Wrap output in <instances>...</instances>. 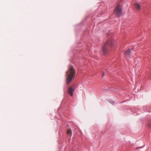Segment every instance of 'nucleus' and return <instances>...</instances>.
<instances>
[{"label":"nucleus","mask_w":151,"mask_h":151,"mask_svg":"<svg viewBox=\"0 0 151 151\" xmlns=\"http://www.w3.org/2000/svg\"><path fill=\"white\" fill-rule=\"evenodd\" d=\"M76 72L74 67L71 65L70 66L68 70L66 72V83L68 85L75 77Z\"/></svg>","instance_id":"obj_1"},{"label":"nucleus","mask_w":151,"mask_h":151,"mask_svg":"<svg viewBox=\"0 0 151 151\" xmlns=\"http://www.w3.org/2000/svg\"><path fill=\"white\" fill-rule=\"evenodd\" d=\"M114 41L112 39H109L106 42L101 48V51L103 54H105L107 52L109 46L112 47L114 45Z\"/></svg>","instance_id":"obj_2"},{"label":"nucleus","mask_w":151,"mask_h":151,"mask_svg":"<svg viewBox=\"0 0 151 151\" xmlns=\"http://www.w3.org/2000/svg\"><path fill=\"white\" fill-rule=\"evenodd\" d=\"M122 12V10L121 6L119 5H117L114 9V13L118 17L120 16Z\"/></svg>","instance_id":"obj_3"},{"label":"nucleus","mask_w":151,"mask_h":151,"mask_svg":"<svg viewBox=\"0 0 151 151\" xmlns=\"http://www.w3.org/2000/svg\"><path fill=\"white\" fill-rule=\"evenodd\" d=\"M74 90V89L72 87H70L68 88V93L71 96H73V92Z\"/></svg>","instance_id":"obj_4"},{"label":"nucleus","mask_w":151,"mask_h":151,"mask_svg":"<svg viewBox=\"0 0 151 151\" xmlns=\"http://www.w3.org/2000/svg\"><path fill=\"white\" fill-rule=\"evenodd\" d=\"M134 6L135 8L137 11H139L140 9V6L138 3H135L134 4Z\"/></svg>","instance_id":"obj_5"},{"label":"nucleus","mask_w":151,"mask_h":151,"mask_svg":"<svg viewBox=\"0 0 151 151\" xmlns=\"http://www.w3.org/2000/svg\"><path fill=\"white\" fill-rule=\"evenodd\" d=\"M131 49H129L125 52V55L127 56H129Z\"/></svg>","instance_id":"obj_6"},{"label":"nucleus","mask_w":151,"mask_h":151,"mask_svg":"<svg viewBox=\"0 0 151 151\" xmlns=\"http://www.w3.org/2000/svg\"><path fill=\"white\" fill-rule=\"evenodd\" d=\"M67 133L68 134H70V136H71L72 135V131L71 129H68L67 131Z\"/></svg>","instance_id":"obj_7"},{"label":"nucleus","mask_w":151,"mask_h":151,"mask_svg":"<svg viewBox=\"0 0 151 151\" xmlns=\"http://www.w3.org/2000/svg\"><path fill=\"white\" fill-rule=\"evenodd\" d=\"M109 102L110 103H114V101L112 100H110L109 101Z\"/></svg>","instance_id":"obj_8"},{"label":"nucleus","mask_w":151,"mask_h":151,"mask_svg":"<svg viewBox=\"0 0 151 151\" xmlns=\"http://www.w3.org/2000/svg\"><path fill=\"white\" fill-rule=\"evenodd\" d=\"M148 125L150 127H151V120L149 122Z\"/></svg>","instance_id":"obj_9"},{"label":"nucleus","mask_w":151,"mask_h":151,"mask_svg":"<svg viewBox=\"0 0 151 151\" xmlns=\"http://www.w3.org/2000/svg\"><path fill=\"white\" fill-rule=\"evenodd\" d=\"M104 72H103V74L102 75V77H103L104 76Z\"/></svg>","instance_id":"obj_10"}]
</instances>
